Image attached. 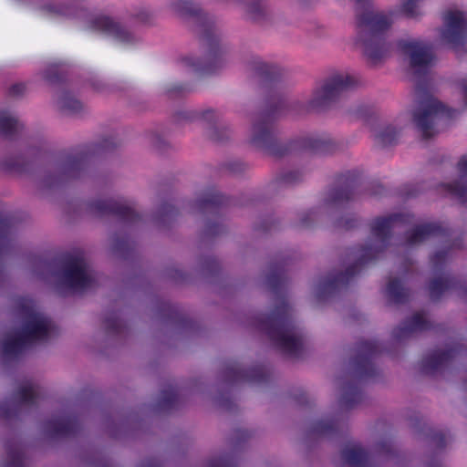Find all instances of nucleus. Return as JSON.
<instances>
[{
	"mask_svg": "<svg viewBox=\"0 0 467 467\" xmlns=\"http://www.w3.org/2000/svg\"><path fill=\"white\" fill-rule=\"evenodd\" d=\"M358 219L354 215H346L336 222V227L340 229H351L356 226Z\"/></svg>",
	"mask_w": 467,
	"mask_h": 467,
	"instance_id": "53",
	"label": "nucleus"
},
{
	"mask_svg": "<svg viewBox=\"0 0 467 467\" xmlns=\"http://www.w3.org/2000/svg\"><path fill=\"white\" fill-rule=\"evenodd\" d=\"M356 45L367 61L376 66L387 59L392 51L388 32L394 24V12L366 9L357 14Z\"/></svg>",
	"mask_w": 467,
	"mask_h": 467,
	"instance_id": "5",
	"label": "nucleus"
},
{
	"mask_svg": "<svg viewBox=\"0 0 467 467\" xmlns=\"http://www.w3.org/2000/svg\"><path fill=\"white\" fill-rule=\"evenodd\" d=\"M40 12L53 18H79L87 20L88 27L106 34L123 45H134L139 36L107 16H90L83 7L68 5L62 0H48L39 6Z\"/></svg>",
	"mask_w": 467,
	"mask_h": 467,
	"instance_id": "8",
	"label": "nucleus"
},
{
	"mask_svg": "<svg viewBox=\"0 0 467 467\" xmlns=\"http://www.w3.org/2000/svg\"><path fill=\"white\" fill-rule=\"evenodd\" d=\"M7 462L5 467H24L25 462L20 446L17 444L7 445Z\"/></svg>",
	"mask_w": 467,
	"mask_h": 467,
	"instance_id": "42",
	"label": "nucleus"
},
{
	"mask_svg": "<svg viewBox=\"0 0 467 467\" xmlns=\"http://www.w3.org/2000/svg\"><path fill=\"white\" fill-rule=\"evenodd\" d=\"M338 428L337 422H327L325 420H319L315 422L307 432V439H314L317 437H322L331 434L334 431Z\"/></svg>",
	"mask_w": 467,
	"mask_h": 467,
	"instance_id": "40",
	"label": "nucleus"
},
{
	"mask_svg": "<svg viewBox=\"0 0 467 467\" xmlns=\"http://www.w3.org/2000/svg\"><path fill=\"white\" fill-rule=\"evenodd\" d=\"M265 374L262 368H254L249 371L242 369L239 365L234 364L228 367L224 371V379L230 384L240 383L244 381L264 380Z\"/></svg>",
	"mask_w": 467,
	"mask_h": 467,
	"instance_id": "26",
	"label": "nucleus"
},
{
	"mask_svg": "<svg viewBox=\"0 0 467 467\" xmlns=\"http://www.w3.org/2000/svg\"><path fill=\"white\" fill-rule=\"evenodd\" d=\"M37 396L36 386L30 381L25 382L20 387L15 400L0 403V418L12 419L17 415L22 406L34 404Z\"/></svg>",
	"mask_w": 467,
	"mask_h": 467,
	"instance_id": "16",
	"label": "nucleus"
},
{
	"mask_svg": "<svg viewBox=\"0 0 467 467\" xmlns=\"http://www.w3.org/2000/svg\"><path fill=\"white\" fill-rule=\"evenodd\" d=\"M320 213L324 212L320 210L319 207L301 212L298 214V222L296 223V226L302 229L310 227L317 221V216Z\"/></svg>",
	"mask_w": 467,
	"mask_h": 467,
	"instance_id": "43",
	"label": "nucleus"
},
{
	"mask_svg": "<svg viewBox=\"0 0 467 467\" xmlns=\"http://www.w3.org/2000/svg\"><path fill=\"white\" fill-rule=\"evenodd\" d=\"M450 258L448 251H438L431 257V262L434 270H438L445 264Z\"/></svg>",
	"mask_w": 467,
	"mask_h": 467,
	"instance_id": "51",
	"label": "nucleus"
},
{
	"mask_svg": "<svg viewBox=\"0 0 467 467\" xmlns=\"http://www.w3.org/2000/svg\"><path fill=\"white\" fill-rule=\"evenodd\" d=\"M246 67L254 78L265 83L279 81L288 76V72L279 65L258 57H251Z\"/></svg>",
	"mask_w": 467,
	"mask_h": 467,
	"instance_id": "15",
	"label": "nucleus"
},
{
	"mask_svg": "<svg viewBox=\"0 0 467 467\" xmlns=\"http://www.w3.org/2000/svg\"><path fill=\"white\" fill-rule=\"evenodd\" d=\"M198 112H199V119L201 118L204 121H206L208 124V127L213 124H217L221 120L223 119V114L213 109H206L203 110H198Z\"/></svg>",
	"mask_w": 467,
	"mask_h": 467,
	"instance_id": "47",
	"label": "nucleus"
},
{
	"mask_svg": "<svg viewBox=\"0 0 467 467\" xmlns=\"http://www.w3.org/2000/svg\"><path fill=\"white\" fill-rule=\"evenodd\" d=\"M396 47L412 75L420 77L428 73L434 60L432 47L429 42L407 37L398 40Z\"/></svg>",
	"mask_w": 467,
	"mask_h": 467,
	"instance_id": "12",
	"label": "nucleus"
},
{
	"mask_svg": "<svg viewBox=\"0 0 467 467\" xmlns=\"http://www.w3.org/2000/svg\"><path fill=\"white\" fill-rule=\"evenodd\" d=\"M206 136L215 143H224L232 139L233 129L223 119L217 124L207 127Z\"/></svg>",
	"mask_w": 467,
	"mask_h": 467,
	"instance_id": "32",
	"label": "nucleus"
},
{
	"mask_svg": "<svg viewBox=\"0 0 467 467\" xmlns=\"http://www.w3.org/2000/svg\"><path fill=\"white\" fill-rule=\"evenodd\" d=\"M291 312L287 302L280 298L269 315L256 317L254 326L285 354L298 357L305 348V340L302 332L291 322Z\"/></svg>",
	"mask_w": 467,
	"mask_h": 467,
	"instance_id": "7",
	"label": "nucleus"
},
{
	"mask_svg": "<svg viewBox=\"0 0 467 467\" xmlns=\"http://www.w3.org/2000/svg\"><path fill=\"white\" fill-rule=\"evenodd\" d=\"M245 18L254 24L265 25L274 18V11L265 0H244Z\"/></svg>",
	"mask_w": 467,
	"mask_h": 467,
	"instance_id": "22",
	"label": "nucleus"
},
{
	"mask_svg": "<svg viewBox=\"0 0 467 467\" xmlns=\"http://www.w3.org/2000/svg\"><path fill=\"white\" fill-rule=\"evenodd\" d=\"M92 87L97 92L100 94H110L119 89L117 87L106 83L102 80H94L92 82Z\"/></svg>",
	"mask_w": 467,
	"mask_h": 467,
	"instance_id": "50",
	"label": "nucleus"
},
{
	"mask_svg": "<svg viewBox=\"0 0 467 467\" xmlns=\"http://www.w3.org/2000/svg\"><path fill=\"white\" fill-rule=\"evenodd\" d=\"M358 85L355 75L336 70L328 73L312 88L307 99H296L289 105V110L297 116L327 110L342 95Z\"/></svg>",
	"mask_w": 467,
	"mask_h": 467,
	"instance_id": "6",
	"label": "nucleus"
},
{
	"mask_svg": "<svg viewBox=\"0 0 467 467\" xmlns=\"http://www.w3.org/2000/svg\"><path fill=\"white\" fill-rule=\"evenodd\" d=\"M168 7L178 17L194 24V30L206 49L204 60L192 54H183L178 57L177 63L200 75H212L224 68L229 62L228 49L222 42L213 17L193 0H171Z\"/></svg>",
	"mask_w": 467,
	"mask_h": 467,
	"instance_id": "1",
	"label": "nucleus"
},
{
	"mask_svg": "<svg viewBox=\"0 0 467 467\" xmlns=\"http://www.w3.org/2000/svg\"><path fill=\"white\" fill-rule=\"evenodd\" d=\"M304 180V172L300 170H284L280 171L275 180L279 186H294Z\"/></svg>",
	"mask_w": 467,
	"mask_h": 467,
	"instance_id": "37",
	"label": "nucleus"
},
{
	"mask_svg": "<svg viewBox=\"0 0 467 467\" xmlns=\"http://www.w3.org/2000/svg\"><path fill=\"white\" fill-rule=\"evenodd\" d=\"M78 422L70 416L54 417L44 424L43 431L49 437H64L74 434Z\"/></svg>",
	"mask_w": 467,
	"mask_h": 467,
	"instance_id": "20",
	"label": "nucleus"
},
{
	"mask_svg": "<svg viewBox=\"0 0 467 467\" xmlns=\"http://www.w3.org/2000/svg\"><path fill=\"white\" fill-rule=\"evenodd\" d=\"M24 128L18 117L12 111H0V135L12 138L18 134Z\"/></svg>",
	"mask_w": 467,
	"mask_h": 467,
	"instance_id": "28",
	"label": "nucleus"
},
{
	"mask_svg": "<svg viewBox=\"0 0 467 467\" xmlns=\"http://www.w3.org/2000/svg\"><path fill=\"white\" fill-rule=\"evenodd\" d=\"M400 214L377 217L370 223V235L358 247L348 254V265L344 270L331 272L316 288V296L324 300L333 293L344 288L359 272L361 266L384 252L389 244L392 231L400 223Z\"/></svg>",
	"mask_w": 467,
	"mask_h": 467,
	"instance_id": "2",
	"label": "nucleus"
},
{
	"mask_svg": "<svg viewBox=\"0 0 467 467\" xmlns=\"http://www.w3.org/2000/svg\"><path fill=\"white\" fill-rule=\"evenodd\" d=\"M117 146V143L112 140H105L100 145L101 150H108Z\"/></svg>",
	"mask_w": 467,
	"mask_h": 467,
	"instance_id": "60",
	"label": "nucleus"
},
{
	"mask_svg": "<svg viewBox=\"0 0 467 467\" xmlns=\"http://www.w3.org/2000/svg\"><path fill=\"white\" fill-rule=\"evenodd\" d=\"M58 109L67 115H77L85 109L84 104L73 94L67 91H61L57 98Z\"/></svg>",
	"mask_w": 467,
	"mask_h": 467,
	"instance_id": "31",
	"label": "nucleus"
},
{
	"mask_svg": "<svg viewBox=\"0 0 467 467\" xmlns=\"http://www.w3.org/2000/svg\"><path fill=\"white\" fill-rule=\"evenodd\" d=\"M233 170L236 172L242 171L244 170V165L240 163L233 164Z\"/></svg>",
	"mask_w": 467,
	"mask_h": 467,
	"instance_id": "64",
	"label": "nucleus"
},
{
	"mask_svg": "<svg viewBox=\"0 0 467 467\" xmlns=\"http://www.w3.org/2000/svg\"><path fill=\"white\" fill-rule=\"evenodd\" d=\"M340 144L328 135H308L291 142V150H305L317 153H334Z\"/></svg>",
	"mask_w": 467,
	"mask_h": 467,
	"instance_id": "17",
	"label": "nucleus"
},
{
	"mask_svg": "<svg viewBox=\"0 0 467 467\" xmlns=\"http://www.w3.org/2000/svg\"><path fill=\"white\" fill-rule=\"evenodd\" d=\"M370 131L375 142L380 147H389L396 144L400 137V130L393 124L379 122L370 125Z\"/></svg>",
	"mask_w": 467,
	"mask_h": 467,
	"instance_id": "24",
	"label": "nucleus"
},
{
	"mask_svg": "<svg viewBox=\"0 0 467 467\" xmlns=\"http://www.w3.org/2000/svg\"><path fill=\"white\" fill-rule=\"evenodd\" d=\"M199 119L198 110L182 109L177 110L173 115V119L178 124H182L186 122H192Z\"/></svg>",
	"mask_w": 467,
	"mask_h": 467,
	"instance_id": "46",
	"label": "nucleus"
},
{
	"mask_svg": "<svg viewBox=\"0 0 467 467\" xmlns=\"http://www.w3.org/2000/svg\"><path fill=\"white\" fill-rule=\"evenodd\" d=\"M89 208L91 212L98 214L116 213L128 222H135L138 218L136 212L112 199H99L93 201Z\"/></svg>",
	"mask_w": 467,
	"mask_h": 467,
	"instance_id": "18",
	"label": "nucleus"
},
{
	"mask_svg": "<svg viewBox=\"0 0 467 467\" xmlns=\"http://www.w3.org/2000/svg\"><path fill=\"white\" fill-rule=\"evenodd\" d=\"M104 327L108 333L116 335H120L125 330V325L115 314L106 317L104 320Z\"/></svg>",
	"mask_w": 467,
	"mask_h": 467,
	"instance_id": "44",
	"label": "nucleus"
},
{
	"mask_svg": "<svg viewBox=\"0 0 467 467\" xmlns=\"http://www.w3.org/2000/svg\"><path fill=\"white\" fill-rule=\"evenodd\" d=\"M363 400V394L357 385L346 384L341 388L339 407L343 411L351 410L358 406Z\"/></svg>",
	"mask_w": 467,
	"mask_h": 467,
	"instance_id": "29",
	"label": "nucleus"
},
{
	"mask_svg": "<svg viewBox=\"0 0 467 467\" xmlns=\"http://www.w3.org/2000/svg\"><path fill=\"white\" fill-rule=\"evenodd\" d=\"M248 143L254 150L273 156H283L291 149V142L279 141L274 124V115L270 112H262L253 118Z\"/></svg>",
	"mask_w": 467,
	"mask_h": 467,
	"instance_id": "11",
	"label": "nucleus"
},
{
	"mask_svg": "<svg viewBox=\"0 0 467 467\" xmlns=\"http://www.w3.org/2000/svg\"><path fill=\"white\" fill-rule=\"evenodd\" d=\"M179 397L173 387L161 390L158 407L161 410H168L177 408Z\"/></svg>",
	"mask_w": 467,
	"mask_h": 467,
	"instance_id": "39",
	"label": "nucleus"
},
{
	"mask_svg": "<svg viewBox=\"0 0 467 467\" xmlns=\"http://www.w3.org/2000/svg\"><path fill=\"white\" fill-rule=\"evenodd\" d=\"M348 112L350 115L364 120L377 119V109L374 106L366 103H358L352 106Z\"/></svg>",
	"mask_w": 467,
	"mask_h": 467,
	"instance_id": "41",
	"label": "nucleus"
},
{
	"mask_svg": "<svg viewBox=\"0 0 467 467\" xmlns=\"http://www.w3.org/2000/svg\"><path fill=\"white\" fill-rule=\"evenodd\" d=\"M430 327V323L424 313H416L410 319L405 321L402 325L393 331L394 338L400 342L413 334L424 331Z\"/></svg>",
	"mask_w": 467,
	"mask_h": 467,
	"instance_id": "23",
	"label": "nucleus"
},
{
	"mask_svg": "<svg viewBox=\"0 0 467 467\" xmlns=\"http://www.w3.org/2000/svg\"><path fill=\"white\" fill-rule=\"evenodd\" d=\"M223 230V226L219 223L207 224L204 230V234L207 236H215L222 233Z\"/></svg>",
	"mask_w": 467,
	"mask_h": 467,
	"instance_id": "58",
	"label": "nucleus"
},
{
	"mask_svg": "<svg viewBox=\"0 0 467 467\" xmlns=\"http://www.w3.org/2000/svg\"><path fill=\"white\" fill-rule=\"evenodd\" d=\"M357 196V191L347 190L337 185L326 192L319 209L328 213L333 208L342 207L356 200Z\"/></svg>",
	"mask_w": 467,
	"mask_h": 467,
	"instance_id": "19",
	"label": "nucleus"
},
{
	"mask_svg": "<svg viewBox=\"0 0 467 467\" xmlns=\"http://www.w3.org/2000/svg\"><path fill=\"white\" fill-rule=\"evenodd\" d=\"M440 228L432 223L418 225L406 233L404 245L413 247L425 242L439 232Z\"/></svg>",
	"mask_w": 467,
	"mask_h": 467,
	"instance_id": "27",
	"label": "nucleus"
},
{
	"mask_svg": "<svg viewBox=\"0 0 467 467\" xmlns=\"http://www.w3.org/2000/svg\"><path fill=\"white\" fill-rule=\"evenodd\" d=\"M361 175L362 172L358 169L344 171L337 174L336 183L344 189L356 191Z\"/></svg>",
	"mask_w": 467,
	"mask_h": 467,
	"instance_id": "34",
	"label": "nucleus"
},
{
	"mask_svg": "<svg viewBox=\"0 0 467 467\" xmlns=\"http://www.w3.org/2000/svg\"><path fill=\"white\" fill-rule=\"evenodd\" d=\"M130 247V244L127 239H119L116 235L112 236L110 239V251L116 256H124Z\"/></svg>",
	"mask_w": 467,
	"mask_h": 467,
	"instance_id": "45",
	"label": "nucleus"
},
{
	"mask_svg": "<svg viewBox=\"0 0 467 467\" xmlns=\"http://www.w3.org/2000/svg\"><path fill=\"white\" fill-rule=\"evenodd\" d=\"M394 449L389 441L378 442L374 447V453L378 456H388L393 452Z\"/></svg>",
	"mask_w": 467,
	"mask_h": 467,
	"instance_id": "52",
	"label": "nucleus"
},
{
	"mask_svg": "<svg viewBox=\"0 0 467 467\" xmlns=\"http://www.w3.org/2000/svg\"><path fill=\"white\" fill-rule=\"evenodd\" d=\"M43 79L50 85L61 83L66 77V70L61 64H49L41 72Z\"/></svg>",
	"mask_w": 467,
	"mask_h": 467,
	"instance_id": "36",
	"label": "nucleus"
},
{
	"mask_svg": "<svg viewBox=\"0 0 467 467\" xmlns=\"http://www.w3.org/2000/svg\"><path fill=\"white\" fill-rule=\"evenodd\" d=\"M31 271L38 278L54 284L59 290L83 292L97 285V274L81 251L67 254L57 264L35 258Z\"/></svg>",
	"mask_w": 467,
	"mask_h": 467,
	"instance_id": "4",
	"label": "nucleus"
},
{
	"mask_svg": "<svg viewBox=\"0 0 467 467\" xmlns=\"http://www.w3.org/2000/svg\"><path fill=\"white\" fill-rule=\"evenodd\" d=\"M378 352L379 346L374 341L367 340L358 344L350 368L354 379L366 380L377 375L372 358Z\"/></svg>",
	"mask_w": 467,
	"mask_h": 467,
	"instance_id": "14",
	"label": "nucleus"
},
{
	"mask_svg": "<svg viewBox=\"0 0 467 467\" xmlns=\"http://www.w3.org/2000/svg\"><path fill=\"white\" fill-rule=\"evenodd\" d=\"M457 114L458 110L447 109L421 85L416 87V101L411 110V120L424 138L436 135L444 119H451Z\"/></svg>",
	"mask_w": 467,
	"mask_h": 467,
	"instance_id": "9",
	"label": "nucleus"
},
{
	"mask_svg": "<svg viewBox=\"0 0 467 467\" xmlns=\"http://www.w3.org/2000/svg\"><path fill=\"white\" fill-rule=\"evenodd\" d=\"M387 293L389 298L397 304L406 302L410 296L409 290L397 278H391L389 281Z\"/></svg>",
	"mask_w": 467,
	"mask_h": 467,
	"instance_id": "35",
	"label": "nucleus"
},
{
	"mask_svg": "<svg viewBox=\"0 0 467 467\" xmlns=\"http://www.w3.org/2000/svg\"><path fill=\"white\" fill-rule=\"evenodd\" d=\"M12 316L15 328L0 342V351L5 361L17 358L28 347L47 342L57 334L55 324L37 310L30 298L14 299Z\"/></svg>",
	"mask_w": 467,
	"mask_h": 467,
	"instance_id": "3",
	"label": "nucleus"
},
{
	"mask_svg": "<svg viewBox=\"0 0 467 467\" xmlns=\"http://www.w3.org/2000/svg\"><path fill=\"white\" fill-rule=\"evenodd\" d=\"M285 283V277L281 273L274 272L266 278L267 285L275 292L277 293L278 289Z\"/></svg>",
	"mask_w": 467,
	"mask_h": 467,
	"instance_id": "49",
	"label": "nucleus"
},
{
	"mask_svg": "<svg viewBox=\"0 0 467 467\" xmlns=\"http://www.w3.org/2000/svg\"><path fill=\"white\" fill-rule=\"evenodd\" d=\"M222 202H223L221 196L217 193H213L211 197L200 200L199 205L202 208L207 207L209 205L216 206L221 204Z\"/></svg>",
	"mask_w": 467,
	"mask_h": 467,
	"instance_id": "55",
	"label": "nucleus"
},
{
	"mask_svg": "<svg viewBox=\"0 0 467 467\" xmlns=\"http://www.w3.org/2000/svg\"><path fill=\"white\" fill-rule=\"evenodd\" d=\"M26 87L24 83H16L10 86L8 94L11 97L16 98L22 96L26 92Z\"/></svg>",
	"mask_w": 467,
	"mask_h": 467,
	"instance_id": "56",
	"label": "nucleus"
},
{
	"mask_svg": "<svg viewBox=\"0 0 467 467\" xmlns=\"http://www.w3.org/2000/svg\"><path fill=\"white\" fill-rule=\"evenodd\" d=\"M178 216V210L170 202L161 203L152 215L153 222L160 227L170 225Z\"/></svg>",
	"mask_w": 467,
	"mask_h": 467,
	"instance_id": "33",
	"label": "nucleus"
},
{
	"mask_svg": "<svg viewBox=\"0 0 467 467\" xmlns=\"http://www.w3.org/2000/svg\"><path fill=\"white\" fill-rule=\"evenodd\" d=\"M150 143L155 149L159 150H164L170 146L169 141L158 133H153L151 135Z\"/></svg>",
	"mask_w": 467,
	"mask_h": 467,
	"instance_id": "54",
	"label": "nucleus"
},
{
	"mask_svg": "<svg viewBox=\"0 0 467 467\" xmlns=\"http://www.w3.org/2000/svg\"><path fill=\"white\" fill-rule=\"evenodd\" d=\"M453 284V280L447 275L435 278L431 281L429 286L431 298L432 300H438L444 292L452 286Z\"/></svg>",
	"mask_w": 467,
	"mask_h": 467,
	"instance_id": "38",
	"label": "nucleus"
},
{
	"mask_svg": "<svg viewBox=\"0 0 467 467\" xmlns=\"http://www.w3.org/2000/svg\"><path fill=\"white\" fill-rule=\"evenodd\" d=\"M341 458L349 467H372V458L358 443L346 445L341 451Z\"/></svg>",
	"mask_w": 467,
	"mask_h": 467,
	"instance_id": "25",
	"label": "nucleus"
},
{
	"mask_svg": "<svg viewBox=\"0 0 467 467\" xmlns=\"http://www.w3.org/2000/svg\"><path fill=\"white\" fill-rule=\"evenodd\" d=\"M99 150L83 149L61 154L39 177L37 186L42 191L57 189L80 176L88 154Z\"/></svg>",
	"mask_w": 467,
	"mask_h": 467,
	"instance_id": "10",
	"label": "nucleus"
},
{
	"mask_svg": "<svg viewBox=\"0 0 467 467\" xmlns=\"http://www.w3.org/2000/svg\"><path fill=\"white\" fill-rule=\"evenodd\" d=\"M210 467H228V465L225 460L217 459L211 462Z\"/></svg>",
	"mask_w": 467,
	"mask_h": 467,
	"instance_id": "63",
	"label": "nucleus"
},
{
	"mask_svg": "<svg viewBox=\"0 0 467 467\" xmlns=\"http://www.w3.org/2000/svg\"><path fill=\"white\" fill-rule=\"evenodd\" d=\"M206 270L209 272H213L218 268V264L215 259L210 258L206 262Z\"/></svg>",
	"mask_w": 467,
	"mask_h": 467,
	"instance_id": "62",
	"label": "nucleus"
},
{
	"mask_svg": "<svg viewBox=\"0 0 467 467\" xmlns=\"http://www.w3.org/2000/svg\"><path fill=\"white\" fill-rule=\"evenodd\" d=\"M132 16L142 25H152L154 21L153 13L147 8H139L137 9Z\"/></svg>",
	"mask_w": 467,
	"mask_h": 467,
	"instance_id": "48",
	"label": "nucleus"
},
{
	"mask_svg": "<svg viewBox=\"0 0 467 467\" xmlns=\"http://www.w3.org/2000/svg\"><path fill=\"white\" fill-rule=\"evenodd\" d=\"M185 89H186V88L182 85L172 84V85H169L165 88V92L170 97H174L178 94L184 92Z\"/></svg>",
	"mask_w": 467,
	"mask_h": 467,
	"instance_id": "57",
	"label": "nucleus"
},
{
	"mask_svg": "<svg viewBox=\"0 0 467 467\" xmlns=\"http://www.w3.org/2000/svg\"><path fill=\"white\" fill-rule=\"evenodd\" d=\"M452 349L438 350L427 356L422 361V369L426 373H433L441 369L452 358Z\"/></svg>",
	"mask_w": 467,
	"mask_h": 467,
	"instance_id": "30",
	"label": "nucleus"
},
{
	"mask_svg": "<svg viewBox=\"0 0 467 467\" xmlns=\"http://www.w3.org/2000/svg\"><path fill=\"white\" fill-rule=\"evenodd\" d=\"M27 161L24 158L19 157L17 160L11 162L10 165L16 169H23Z\"/></svg>",
	"mask_w": 467,
	"mask_h": 467,
	"instance_id": "61",
	"label": "nucleus"
},
{
	"mask_svg": "<svg viewBox=\"0 0 467 467\" xmlns=\"http://www.w3.org/2000/svg\"><path fill=\"white\" fill-rule=\"evenodd\" d=\"M458 180L452 183L441 184L444 191L467 205V155L458 161Z\"/></svg>",
	"mask_w": 467,
	"mask_h": 467,
	"instance_id": "21",
	"label": "nucleus"
},
{
	"mask_svg": "<svg viewBox=\"0 0 467 467\" xmlns=\"http://www.w3.org/2000/svg\"><path fill=\"white\" fill-rule=\"evenodd\" d=\"M440 40L457 54L467 53V12L449 9L442 16Z\"/></svg>",
	"mask_w": 467,
	"mask_h": 467,
	"instance_id": "13",
	"label": "nucleus"
},
{
	"mask_svg": "<svg viewBox=\"0 0 467 467\" xmlns=\"http://www.w3.org/2000/svg\"><path fill=\"white\" fill-rule=\"evenodd\" d=\"M457 87L462 97L463 104L467 108V78H463L458 80Z\"/></svg>",
	"mask_w": 467,
	"mask_h": 467,
	"instance_id": "59",
	"label": "nucleus"
}]
</instances>
